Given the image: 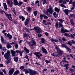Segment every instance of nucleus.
I'll return each instance as SVG.
<instances>
[{
  "instance_id": "1",
  "label": "nucleus",
  "mask_w": 75,
  "mask_h": 75,
  "mask_svg": "<svg viewBox=\"0 0 75 75\" xmlns=\"http://www.w3.org/2000/svg\"><path fill=\"white\" fill-rule=\"evenodd\" d=\"M4 57L5 59H6L7 60H8L10 58H11V56H10V52L9 50L7 51V52L6 53L4 54Z\"/></svg>"
},
{
  "instance_id": "2",
  "label": "nucleus",
  "mask_w": 75,
  "mask_h": 75,
  "mask_svg": "<svg viewBox=\"0 0 75 75\" xmlns=\"http://www.w3.org/2000/svg\"><path fill=\"white\" fill-rule=\"evenodd\" d=\"M35 30V31H37V33H40V31H41V28L40 27L38 26L36 27H35L34 28L30 29V30Z\"/></svg>"
},
{
  "instance_id": "3",
  "label": "nucleus",
  "mask_w": 75,
  "mask_h": 75,
  "mask_svg": "<svg viewBox=\"0 0 75 75\" xmlns=\"http://www.w3.org/2000/svg\"><path fill=\"white\" fill-rule=\"evenodd\" d=\"M29 71L30 75H34L38 74V72L36 71H33L32 70L29 69Z\"/></svg>"
},
{
  "instance_id": "4",
  "label": "nucleus",
  "mask_w": 75,
  "mask_h": 75,
  "mask_svg": "<svg viewBox=\"0 0 75 75\" xmlns=\"http://www.w3.org/2000/svg\"><path fill=\"white\" fill-rule=\"evenodd\" d=\"M34 54L36 55V57H37L39 59H41V58L40 57H41V56H42V54L40 53V52H36L34 53Z\"/></svg>"
},
{
  "instance_id": "5",
  "label": "nucleus",
  "mask_w": 75,
  "mask_h": 75,
  "mask_svg": "<svg viewBox=\"0 0 75 75\" xmlns=\"http://www.w3.org/2000/svg\"><path fill=\"white\" fill-rule=\"evenodd\" d=\"M56 50L57 51V52L58 54H59V55H60V56H61V55H62V54H63V52H62V50H60V49H59V47L57 48V49H56Z\"/></svg>"
},
{
  "instance_id": "6",
  "label": "nucleus",
  "mask_w": 75,
  "mask_h": 75,
  "mask_svg": "<svg viewBox=\"0 0 75 75\" xmlns=\"http://www.w3.org/2000/svg\"><path fill=\"white\" fill-rule=\"evenodd\" d=\"M5 15L7 18H8V19L9 20H10V21H12L11 19H10V18L11 19H12V17H11V16H12V15H11V14H8L5 13Z\"/></svg>"
},
{
  "instance_id": "7",
  "label": "nucleus",
  "mask_w": 75,
  "mask_h": 75,
  "mask_svg": "<svg viewBox=\"0 0 75 75\" xmlns=\"http://www.w3.org/2000/svg\"><path fill=\"white\" fill-rule=\"evenodd\" d=\"M64 27H62L61 29V31L62 33H67V32H69V31L68 30L65 29L64 28Z\"/></svg>"
},
{
  "instance_id": "8",
  "label": "nucleus",
  "mask_w": 75,
  "mask_h": 75,
  "mask_svg": "<svg viewBox=\"0 0 75 75\" xmlns=\"http://www.w3.org/2000/svg\"><path fill=\"white\" fill-rule=\"evenodd\" d=\"M72 44H75V41L73 40H71V42L69 41L67 43V44H69L70 46H71V45H72Z\"/></svg>"
},
{
  "instance_id": "9",
  "label": "nucleus",
  "mask_w": 75,
  "mask_h": 75,
  "mask_svg": "<svg viewBox=\"0 0 75 75\" xmlns=\"http://www.w3.org/2000/svg\"><path fill=\"white\" fill-rule=\"evenodd\" d=\"M14 68H13V69H11L9 71L8 74L9 75H13V72H14Z\"/></svg>"
},
{
  "instance_id": "10",
  "label": "nucleus",
  "mask_w": 75,
  "mask_h": 75,
  "mask_svg": "<svg viewBox=\"0 0 75 75\" xmlns=\"http://www.w3.org/2000/svg\"><path fill=\"white\" fill-rule=\"evenodd\" d=\"M42 50L44 54H48V52H47V50H46V49H45V48H44V47H42Z\"/></svg>"
},
{
  "instance_id": "11",
  "label": "nucleus",
  "mask_w": 75,
  "mask_h": 75,
  "mask_svg": "<svg viewBox=\"0 0 75 75\" xmlns=\"http://www.w3.org/2000/svg\"><path fill=\"white\" fill-rule=\"evenodd\" d=\"M1 42L3 44H6L7 43V42L5 40H4V38H3V37L1 36Z\"/></svg>"
},
{
  "instance_id": "12",
  "label": "nucleus",
  "mask_w": 75,
  "mask_h": 75,
  "mask_svg": "<svg viewBox=\"0 0 75 75\" xmlns=\"http://www.w3.org/2000/svg\"><path fill=\"white\" fill-rule=\"evenodd\" d=\"M49 11H50V14H52V13H53V9L52 8V6H51L50 5L49 6Z\"/></svg>"
},
{
  "instance_id": "13",
  "label": "nucleus",
  "mask_w": 75,
  "mask_h": 75,
  "mask_svg": "<svg viewBox=\"0 0 75 75\" xmlns=\"http://www.w3.org/2000/svg\"><path fill=\"white\" fill-rule=\"evenodd\" d=\"M3 6L4 7V10H7V9H8V8H7V5L6 4V3H4L3 4Z\"/></svg>"
},
{
  "instance_id": "14",
  "label": "nucleus",
  "mask_w": 75,
  "mask_h": 75,
  "mask_svg": "<svg viewBox=\"0 0 75 75\" xmlns=\"http://www.w3.org/2000/svg\"><path fill=\"white\" fill-rule=\"evenodd\" d=\"M11 54L12 56L15 57V56H16V52L14 51L13 50H11Z\"/></svg>"
},
{
  "instance_id": "15",
  "label": "nucleus",
  "mask_w": 75,
  "mask_h": 75,
  "mask_svg": "<svg viewBox=\"0 0 75 75\" xmlns=\"http://www.w3.org/2000/svg\"><path fill=\"white\" fill-rule=\"evenodd\" d=\"M30 21V19L29 18H28L26 20V21L25 22V25H28V23Z\"/></svg>"
},
{
  "instance_id": "16",
  "label": "nucleus",
  "mask_w": 75,
  "mask_h": 75,
  "mask_svg": "<svg viewBox=\"0 0 75 75\" xmlns=\"http://www.w3.org/2000/svg\"><path fill=\"white\" fill-rule=\"evenodd\" d=\"M13 4L14 6H17L18 4V2L17 1V0H13Z\"/></svg>"
},
{
  "instance_id": "17",
  "label": "nucleus",
  "mask_w": 75,
  "mask_h": 75,
  "mask_svg": "<svg viewBox=\"0 0 75 75\" xmlns=\"http://www.w3.org/2000/svg\"><path fill=\"white\" fill-rule=\"evenodd\" d=\"M6 47L8 49L12 48V46L10 45V43H8Z\"/></svg>"
},
{
  "instance_id": "18",
  "label": "nucleus",
  "mask_w": 75,
  "mask_h": 75,
  "mask_svg": "<svg viewBox=\"0 0 75 75\" xmlns=\"http://www.w3.org/2000/svg\"><path fill=\"white\" fill-rule=\"evenodd\" d=\"M24 50H25L26 54H28L29 53L30 51L29 50L27 49L26 47H24Z\"/></svg>"
},
{
  "instance_id": "19",
  "label": "nucleus",
  "mask_w": 75,
  "mask_h": 75,
  "mask_svg": "<svg viewBox=\"0 0 75 75\" xmlns=\"http://www.w3.org/2000/svg\"><path fill=\"white\" fill-rule=\"evenodd\" d=\"M7 37H8V39L9 40H11V38H12V35H10V33H8L7 34Z\"/></svg>"
},
{
  "instance_id": "20",
  "label": "nucleus",
  "mask_w": 75,
  "mask_h": 75,
  "mask_svg": "<svg viewBox=\"0 0 75 75\" xmlns=\"http://www.w3.org/2000/svg\"><path fill=\"white\" fill-rule=\"evenodd\" d=\"M19 73L20 71L19 70H17L14 72L13 75H17V74H19Z\"/></svg>"
},
{
  "instance_id": "21",
  "label": "nucleus",
  "mask_w": 75,
  "mask_h": 75,
  "mask_svg": "<svg viewBox=\"0 0 75 75\" xmlns=\"http://www.w3.org/2000/svg\"><path fill=\"white\" fill-rule=\"evenodd\" d=\"M19 17L20 19H22V21L25 20V18L24 16H19Z\"/></svg>"
},
{
  "instance_id": "22",
  "label": "nucleus",
  "mask_w": 75,
  "mask_h": 75,
  "mask_svg": "<svg viewBox=\"0 0 75 75\" xmlns=\"http://www.w3.org/2000/svg\"><path fill=\"white\" fill-rule=\"evenodd\" d=\"M50 40L52 42H54V41H55L56 42H58V40L57 39H54V38H52L50 39Z\"/></svg>"
},
{
  "instance_id": "23",
  "label": "nucleus",
  "mask_w": 75,
  "mask_h": 75,
  "mask_svg": "<svg viewBox=\"0 0 75 75\" xmlns=\"http://www.w3.org/2000/svg\"><path fill=\"white\" fill-rule=\"evenodd\" d=\"M68 11H69V10L68 9H65L64 10H63V11L65 13V14L66 15H68L69 13H68Z\"/></svg>"
},
{
  "instance_id": "24",
  "label": "nucleus",
  "mask_w": 75,
  "mask_h": 75,
  "mask_svg": "<svg viewBox=\"0 0 75 75\" xmlns=\"http://www.w3.org/2000/svg\"><path fill=\"white\" fill-rule=\"evenodd\" d=\"M67 50V52H71V50L69 48V47H68V46L65 48Z\"/></svg>"
},
{
  "instance_id": "25",
  "label": "nucleus",
  "mask_w": 75,
  "mask_h": 75,
  "mask_svg": "<svg viewBox=\"0 0 75 75\" xmlns=\"http://www.w3.org/2000/svg\"><path fill=\"white\" fill-rule=\"evenodd\" d=\"M67 46L66 44H65L64 43H62L61 47L62 48H66Z\"/></svg>"
},
{
  "instance_id": "26",
  "label": "nucleus",
  "mask_w": 75,
  "mask_h": 75,
  "mask_svg": "<svg viewBox=\"0 0 75 75\" xmlns=\"http://www.w3.org/2000/svg\"><path fill=\"white\" fill-rule=\"evenodd\" d=\"M14 60L15 62H18V58L17 57H14Z\"/></svg>"
},
{
  "instance_id": "27",
  "label": "nucleus",
  "mask_w": 75,
  "mask_h": 75,
  "mask_svg": "<svg viewBox=\"0 0 75 75\" xmlns=\"http://www.w3.org/2000/svg\"><path fill=\"white\" fill-rule=\"evenodd\" d=\"M23 4V2L21 1H19V3H18V5L19 7H21V5H22V4Z\"/></svg>"
},
{
  "instance_id": "28",
  "label": "nucleus",
  "mask_w": 75,
  "mask_h": 75,
  "mask_svg": "<svg viewBox=\"0 0 75 75\" xmlns=\"http://www.w3.org/2000/svg\"><path fill=\"white\" fill-rule=\"evenodd\" d=\"M8 59V60L6 61V62L7 63V64H10V63L11 62V58L10 57Z\"/></svg>"
},
{
  "instance_id": "29",
  "label": "nucleus",
  "mask_w": 75,
  "mask_h": 75,
  "mask_svg": "<svg viewBox=\"0 0 75 75\" xmlns=\"http://www.w3.org/2000/svg\"><path fill=\"white\" fill-rule=\"evenodd\" d=\"M54 10H55V11H57V13H59V11H60V10L59 9H58V8H57V7H55L54 8Z\"/></svg>"
},
{
  "instance_id": "30",
  "label": "nucleus",
  "mask_w": 75,
  "mask_h": 75,
  "mask_svg": "<svg viewBox=\"0 0 75 75\" xmlns=\"http://www.w3.org/2000/svg\"><path fill=\"white\" fill-rule=\"evenodd\" d=\"M47 11L45 12V13L46 15H47L48 14V13H50V14H51V13L50 12V11L49 10V9H47Z\"/></svg>"
},
{
  "instance_id": "31",
  "label": "nucleus",
  "mask_w": 75,
  "mask_h": 75,
  "mask_svg": "<svg viewBox=\"0 0 75 75\" xmlns=\"http://www.w3.org/2000/svg\"><path fill=\"white\" fill-rule=\"evenodd\" d=\"M29 45L30 47H33L34 45L33 44V43L31 42H29Z\"/></svg>"
},
{
  "instance_id": "32",
  "label": "nucleus",
  "mask_w": 75,
  "mask_h": 75,
  "mask_svg": "<svg viewBox=\"0 0 75 75\" xmlns=\"http://www.w3.org/2000/svg\"><path fill=\"white\" fill-rule=\"evenodd\" d=\"M23 36L24 37H28L29 36V35H28V34L25 33L23 34Z\"/></svg>"
},
{
  "instance_id": "33",
  "label": "nucleus",
  "mask_w": 75,
  "mask_h": 75,
  "mask_svg": "<svg viewBox=\"0 0 75 75\" xmlns=\"http://www.w3.org/2000/svg\"><path fill=\"white\" fill-rule=\"evenodd\" d=\"M44 14H40V18L41 20H42L43 17H44Z\"/></svg>"
},
{
  "instance_id": "34",
  "label": "nucleus",
  "mask_w": 75,
  "mask_h": 75,
  "mask_svg": "<svg viewBox=\"0 0 75 75\" xmlns=\"http://www.w3.org/2000/svg\"><path fill=\"white\" fill-rule=\"evenodd\" d=\"M60 6H61V7H64L66 8H67V7H66V6H65V5L63 4H60Z\"/></svg>"
},
{
  "instance_id": "35",
  "label": "nucleus",
  "mask_w": 75,
  "mask_h": 75,
  "mask_svg": "<svg viewBox=\"0 0 75 75\" xmlns=\"http://www.w3.org/2000/svg\"><path fill=\"white\" fill-rule=\"evenodd\" d=\"M64 35L66 37H70V35H69V34L67 33H65L64 34Z\"/></svg>"
},
{
  "instance_id": "36",
  "label": "nucleus",
  "mask_w": 75,
  "mask_h": 75,
  "mask_svg": "<svg viewBox=\"0 0 75 75\" xmlns=\"http://www.w3.org/2000/svg\"><path fill=\"white\" fill-rule=\"evenodd\" d=\"M13 2L11 1V3L9 4V6H10V7H12L13 6Z\"/></svg>"
},
{
  "instance_id": "37",
  "label": "nucleus",
  "mask_w": 75,
  "mask_h": 75,
  "mask_svg": "<svg viewBox=\"0 0 75 75\" xmlns=\"http://www.w3.org/2000/svg\"><path fill=\"white\" fill-rule=\"evenodd\" d=\"M45 39L44 38H42L41 39V42L42 43H43V44H44L45 43Z\"/></svg>"
},
{
  "instance_id": "38",
  "label": "nucleus",
  "mask_w": 75,
  "mask_h": 75,
  "mask_svg": "<svg viewBox=\"0 0 75 75\" xmlns=\"http://www.w3.org/2000/svg\"><path fill=\"white\" fill-rule=\"evenodd\" d=\"M39 2H40V1H38V0H37L35 2V4H37V3L38 4V7H39L40 6V4H39Z\"/></svg>"
},
{
  "instance_id": "39",
  "label": "nucleus",
  "mask_w": 75,
  "mask_h": 75,
  "mask_svg": "<svg viewBox=\"0 0 75 75\" xmlns=\"http://www.w3.org/2000/svg\"><path fill=\"white\" fill-rule=\"evenodd\" d=\"M59 27H63V25H62V23H61V22H59Z\"/></svg>"
},
{
  "instance_id": "40",
  "label": "nucleus",
  "mask_w": 75,
  "mask_h": 75,
  "mask_svg": "<svg viewBox=\"0 0 75 75\" xmlns=\"http://www.w3.org/2000/svg\"><path fill=\"white\" fill-rule=\"evenodd\" d=\"M53 44L54 45V47L55 49H57V48H58V46H57V45H56L55 42H53Z\"/></svg>"
},
{
  "instance_id": "41",
  "label": "nucleus",
  "mask_w": 75,
  "mask_h": 75,
  "mask_svg": "<svg viewBox=\"0 0 75 75\" xmlns=\"http://www.w3.org/2000/svg\"><path fill=\"white\" fill-rule=\"evenodd\" d=\"M58 22H57L56 23V25H55V26L56 28H58Z\"/></svg>"
},
{
  "instance_id": "42",
  "label": "nucleus",
  "mask_w": 75,
  "mask_h": 75,
  "mask_svg": "<svg viewBox=\"0 0 75 75\" xmlns=\"http://www.w3.org/2000/svg\"><path fill=\"white\" fill-rule=\"evenodd\" d=\"M42 1H43V4L44 5L45 4V3H47V1L46 0H41Z\"/></svg>"
},
{
  "instance_id": "43",
  "label": "nucleus",
  "mask_w": 75,
  "mask_h": 75,
  "mask_svg": "<svg viewBox=\"0 0 75 75\" xmlns=\"http://www.w3.org/2000/svg\"><path fill=\"white\" fill-rule=\"evenodd\" d=\"M35 16H36L37 14V11H35L34 12Z\"/></svg>"
},
{
  "instance_id": "44",
  "label": "nucleus",
  "mask_w": 75,
  "mask_h": 75,
  "mask_svg": "<svg viewBox=\"0 0 75 75\" xmlns=\"http://www.w3.org/2000/svg\"><path fill=\"white\" fill-rule=\"evenodd\" d=\"M70 16L71 17H73V18H75V14H70Z\"/></svg>"
},
{
  "instance_id": "45",
  "label": "nucleus",
  "mask_w": 75,
  "mask_h": 75,
  "mask_svg": "<svg viewBox=\"0 0 75 75\" xmlns=\"http://www.w3.org/2000/svg\"><path fill=\"white\" fill-rule=\"evenodd\" d=\"M3 51L4 52H6L7 51V49L6 48V47H4L3 48Z\"/></svg>"
},
{
  "instance_id": "46",
  "label": "nucleus",
  "mask_w": 75,
  "mask_h": 75,
  "mask_svg": "<svg viewBox=\"0 0 75 75\" xmlns=\"http://www.w3.org/2000/svg\"><path fill=\"white\" fill-rule=\"evenodd\" d=\"M28 73H30V72H29V71H28V69H27L25 71V74L27 75V74H28Z\"/></svg>"
},
{
  "instance_id": "47",
  "label": "nucleus",
  "mask_w": 75,
  "mask_h": 75,
  "mask_svg": "<svg viewBox=\"0 0 75 75\" xmlns=\"http://www.w3.org/2000/svg\"><path fill=\"white\" fill-rule=\"evenodd\" d=\"M62 39L64 41H67V39L64 37H63Z\"/></svg>"
},
{
  "instance_id": "48",
  "label": "nucleus",
  "mask_w": 75,
  "mask_h": 75,
  "mask_svg": "<svg viewBox=\"0 0 75 75\" xmlns=\"http://www.w3.org/2000/svg\"><path fill=\"white\" fill-rule=\"evenodd\" d=\"M69 64H67L64 65V67H67V66H69Z\"/></svg>"
},
{
  "instance_id": "49",
  "label": "nucleus",
  "mask_w": 75,
  "mask_h": 75,
  "mask_svg": "<svg viewBox=\"0 0 75 75\" xmlns=\"http://www.w3.org/2000/svg\"><path fill=\"white\" fill-rule=\"evenodd\" d=\"M15 47L16 49H17V48H18V45L16 43V45L15 46Z\"/></svg>"
},
{
  "instance_id": "50",
  "label": "nucleus",
  "mask_w": 75,
  "mask_h": 75,
  "mask_svg": "<svg viewBox=\"0 0 75 75\" xmlns=\"http://www.w3.org/2000/svg\"><path fill=\"white\" fill-rule=\"evenodd\" d=\"M45 62L47 63V64H48L49 63H50L51 62V61H50V60H46L45 61Z\"/></svg>"
},
{
  "instance_id": "51",
  "label": "nucleus",
  "mask_w": 75,
  "mask_h": 75,
  "mask_svg": "<svg viewBox=\"0 0 75 75\" xmlns=\"http://www.w3.org/2000/svg\"><path fill=\"white\" fill-rule=\"evenodd\" d=\"M28 11H31V9L30 7H28Z\"/></svg>"
},
{
  "instance_id": "52",
  "label": "nucleus",
  "mask_w": 75,
  "mask_h": 75,
  "mask_svg": "<svg viewBox=\"0 0 75 75\" xmlns=\"http://www.w3.org/2000/svg\"><path fill=\"white\" fill-rule=\"evenodd\" d=\"M2 71L4 72V74H7V72H6V70L4 69H3L2 70Z\"/></svg>"
},
{
  "instance_id": "53",
  "label": "nucleus",
  "mask_w": 75,
  "mask_h": 75,
  "mask_svg": "<svg viewBox=\"0 0 75 75\" xmlns=\"http://www.w3.org/2000/svg\"><path fill=\"white\" fill-rule=\"evenodd\" d=\"M47 18H48V17L47 16H46L45 15L44 16V19H47Z\"/></svg>"
},
{
  "instance_id": "54",
  "label": "nucleus",
  "mask_w": 75,
  "mask_h": 75,
  "mask_svg": "<svg viewBox=\"0 0 75 75\" xmlns=\"http://www.w3.org/2000/svg\"><path fill=\"white\" fill-rule=\"evenodd\" d=\"M59 21H60V22H61V23H63V20L62 19H59Z\"/></svg>"
},
{
  "instance_id": "55",
  "label": "nucleus",
  "mask_w": 75,
  "mask_h": 75,
  "mask_svg": "<svg viewBox=\"0 0 75 75\" xmlns=\"http://www.w3.org/2000/svg\"><path fill=\"white\" fill-rule=\"evenodd\" d=\"M72 3H73V7L75 8V2H74Z\"/></svg>"
},
{
  "instance_id": "56",
  "label": "nucleus",
  "mask_w": 75,
  "mask_h": 75,
  "mask_svg": "<svg viewBox=\"0 0 75 75\" xmlns=\"http://www.w3.org/2000/svg\"><path fill=\"white\" fill-rule=\"evenodd\" d=\"M24 69V66H21L20 67V69L21 70H22Z\"/></svg>"
},
{
  "instance_id": "57",
  "label": "nucleus",
  "mask_w": 75,
  "mask_h": 75,
  "mask_svg": "<svg viewBox=\"0 0 75 75\" xmlns=\"http://www.w3.org/2000/svg\"><path fill=\"white\" fill-rule=\"evenodd\" d=\"M54 17L55 18H57V17H58V14H57L56 15H54Z\"/></svg>"
},
{
  "instance_id": "58",
  "label": "nucleus",
  "mask_w": 75,
  "mask_h": 75,
  "mask_svg": "<svg viewBox=\"0 0 75 75\" xmlns=\"http://www.w3.org/2000/svg\"><path fill=\"white\" fill-rule=\"evenodd\" d=\"M0 49L1 50H2L3 49V46H2V45L1 44H0Z\"/></svg>"
},
{
  "instance_id": "59",
  "label": "nucleus",
  "mask_w": 75,
  "mask_h": 75,
  "mask_svg": "<svg viewBox=\"0 0 75 75\" xmlns=\"http://www.w3.org/2000/svg\"><path fill=\"white\" fill-rule=\"evenodd\" d=\"M38 37H41L42 36V35H41V34H38Z\"/></svg>"
},
{
  "instance_id": "60",
  "label": "nucleus",
  "mask_w": 75,
  "mask_h": 75,
  "mask_svg": "<svg viewBox=\"0 0 75 75\" xmlns=\"http://www.w3.org/2000/svg\"><path fill=\"white\" fill-rule=\"evenodd\" d=\"M16 53H20L21 52L20 51L16 50Z\"/></svg>"
},
{
  "instance_id": "61",
  "label": "nucleus",
  "mask_w": 75,
  "mask_h": 75,
  "mask_svg": "<svg viewBox=\"0 0 75 75\" xmlns=\"http://www.w3.org/2000/svg\"><path fill=\"white\" fill-rule=\"evenodd\" d=\"M25 29L28 32V33H30V31L29 30H28V29L26 28V27L25 28Z\"/></svg>"
},
{
  "instance_id": "62",
  "label": "nucleus",
  "mask_w": 75,
  "mask_h": 75,
  "mask_svg": "<svg viewBox=\"0 0 75 75\" xmlns=\"http://www.w3.org/2000/svg\"><path fill=\"white\" fill-rule=\"evenodd\" d=\"M69 70L71 72H73L74 71V70L70 68L69 69Z\"/></svg>"
},
{
  "instance_id": "63",
  "label": "nucleus",
  "mask_w": 75,
  "mask_h": 75,
  "mask_svg": "<svg viewBox=\"0 0 75 75\" xmlns=\"http://www.w3.org/2000/svg\"><path fill=\"white\" fill-rule=\"evenodd\" d=\"M46 20H44L43 21V24H45V23H46Z\"/></svg>"
},
{
  "instance_id": "64",
  "label": "nucleus",
  "mask_w": 75,
  "mask_h": 75,
  "mask_svg": "<svg viewBox=\"0 0 75 75\" xmlns=\"http://www.w3.org/2000/svg\"><path fill=\"white\" fill-rule=\"evenodd\" d=\"M63 4H67V2L65 0H63Z\"/></svg>"
}]
</instances>
